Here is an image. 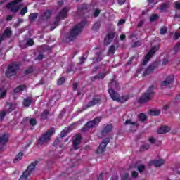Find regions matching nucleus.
Instances as JSON below:
<instances>
[{"label": "nucleus", "instance_id": "obj_51", "mask_svg": "<svg viewBox=\"0 0 180 180\" xmlns=\"http://www.w3.org/2000/svg\"><path fill=\"white\" fill-rule=\"evenodd\" d=\"M96 61L99 62V61H102V58H101V56H102V52H97L96 53Z\"/></svg>", "mask_w": 180, "mask_h": 180}, {"label": "nucleus", "instance_id": "obj_28", "mask_svg": "<svg viewBox=\"0 0 180 180\" xmlns=\"http://www.w3.org/2000/svg\"><path fill=\"white\" fill-rule=\"evenodd\" d=\"M130 98V96L129 95H124V96H119V101L117 102H120L121 103H124L125 102H127V101H129V99Z\"/></svg>", "mask_w": 180, "mask_h": 180}, {"label": "nucleus", "instance_id": "obj_31", "mask_svg": "<svg viewBox=\"0 0 180 180\" xmlns=\"http://www.w3.org/2000/svg\"><path fill=\"white\" fill-rule=\"evenodd\" d=\"M49 113L50 112H49L47 110H44L41 115V120H47V119H49Z\"/></svg>", "mask_w": 180, "mask_h": 180}, {"label": "nucleus", "instance_id": "obj_14", "mask_svg": "<svg viewBox=\"0 0 180 180\" xmlns=\"http://www.w3.org/2000/svg\"><path fill=\"white\" fill-rule=\"evenodd\" d=\"M113 130V124H107L106 126L101 131V136H106V134L112 132Z\"/></svg>", "mask_w": 180, "mask_h": 180}, {"label": "nucleus", "instance_id": "obj_49", "mask_svg": "<svg viewBox=\"0 0 180 180\" xmlns=\"http://www.w3.org/2000/svg\"><path fill=\"white\" fill-rule=\"evenodd\" d=\"M37 124V121H36V119L31 118L30 120V126H36Z\"/></svg>", "mask_w": 180, "mask_h": 180}, {"label": "nucleus", "instance_id": "obj_19", "mask_svg": "<svg viewBox=\"0 0 180 180\" xmlns=\"http://www.w3.org/2000/svg\"><path fill=\"white\" fill-rule=\"evenodd\" d=\"M56 16L60 19H65L68 16V8L64 7Z\"/></svg>", "mask_w": 180, "mask_h": 180}, {"label": "nucleus", "instance_id": "obj_23", "mask_svg": "<svg viewBox=\"0 0 180 180\" xmlns=\"http://www.w3.org/2000/svg\"><path fill=\"white\" fill-rule=\"evenodd\" d=\"M108 89H119V83L114 79L111 80L108 84Z\"/></svg>", "mask_w": 180, "mask_h": 180}, {"label": "nucleus", "instance_id": "obj_36", "mask_svg": "<svg viewBox=\"0 0 180 180\" xmlns=\"http://www.w3.org/2000/svg\"><path fill=\"white\" fill-rule=\"evenodd\" d=\"M101 28V22H96L93 27H92V30L96 33L98 32V30Z\"/></svg>", "mask_w": 180, "mask_h": 180}, {"label": "nucleus", "instance_id": "obj_44", "mask_svg": "<svg viewBox=\"0 0 180 180\" xmlns=\"http://www.w3.org/2000/svg\"><path fill=\"white\" fill-rule=\"evenodd\" d=\"M64 82H65V78L64 77H62L59 78L57 81V85L61 86L64 84Z\"/></svg>", "mask_w": 180, "mask_h": 180}, {"label": "nucleus", "instance_id": "obj_56", "mask_svg": "<svg viewBox=\"0 0 180 180\" xmlns=\"http://www.w3.org/2000/svg\"><path fill=\"white\" fill-rule=\"evenodd\" d=\"M131 176L132 178H137L139 176V172L136 171L132 172Z\"/></svg>", "mask_w": 180, "mask_h": 180}, {"label": "nucleus", "instance_id": "obj_27", "mask_svg": "<svg viewBox=\"0 0 180 180\" xmlns=\"http://www.w3.org/2000/svg\"><path fill=\"white\" fill-rule=\"evenodd\" d=\"M24 155H25V153H22V152L18 153L15 155V158H14V160H13V162H14L15 164L19 162V161H20V160H22V158H23V156H24Z\"/></svg>", "mask_w": 180, "mask_h": 180}, {"label": "nucleus", "instance_id": "obj_61", "mask_svg": "<svg viewBox=\"0 0 180 180\" xmlns=\"http://www.w3.org/2000/svg\"><path fill=\"white\" fill-rule=\"evenodd\" d=\"M162 64V65H167V64H168V58H163Z\"/></svg>", "mask_w": 180, "mask_h": 180}, {"label": "nucleus", "instance_id": "obj_7", "mask_svg": "<svg viewBox=\"0 0 180 180\" xmlns=\"http://www.w3.org/2000/svg\"><path fill=\"white\" fill-rule=\"evenodd\" d=\"M23 0H14L11 1L10 3L7 4L6 8L7 9H9L11 11V12H13L14 13H16L17 12H19V9H20V6H16L18 4H20Z\"/></svg>", "mask_w": 180, "mask_h": 180}, {"label": "nucleus", "instance_id": "obj_8", "mask_svg": "<svg viewBox=\"0 0 180 180\" xmlns=\"http://www.w3.org/2000/svg\"><path fill=\"white\" fill-rule=\"evenodd\" d=\"M158 46H153L151 48V49L148 52V53L144 56L143 60V65H146L147 63L151 60V57H153V55L155 53H157L158 51Z\"/></svg>", "mask_w": 180, "mask_h": 180}, {"label": "nucleus", "instance_id": "obj_11", "mask_svg": "<svg viewBox=\"0 0 180 180\" xmlns=\"http://www.w3.org/2000/svg\"><path fill=\"white\" fill-rule=\"evenodd\" d=\"M175 77L173 75H169L166 77L164 81L161 82V86H168V85H172L174 84V79Z\"/></svg>", "mask_w": 180, "mask_h": 180}, {"label": "nucleus", "instance_id": "obj_43", "mask_svg": "<svg viewBox=\"0 0 180 180\" xmlns=\"http://www.w3.org/2000/svg\"><path fill=\"white\" fill-rule=\"evenodd\" d=\"M6 90L2 91V88H0V99H4V98H6Z\"/></svg>", "mask_w": 180, "mask_h": 180}, {"label": "nucleus", "instance_id": "obj_38", "mask_svg": "<svg viewBox=\"0 0 180 180\" xmlns=\"http://www.w3.org/2000/svg\"><path fill=\"white\" fill-rule=\"evenodd\" d=\"M8 115V112H6V110H2L0 112V122H3L4 119H5V116Z\"/></svg>", "mask_w": 180, "mask_h": 180}, {"label": "nucleus", "instance_id": "obj_47", "mask_svg": "<svg viewBox=\"0 0 180 180\" xmlns=\"http://www.w3.org/2000/svg\"><path fill=\"white\" fill-rule=\"evenodd\" d=\"M137 169H138L139 172H140V174H141V172H143L144 169H146V166L144 165H139L137 167Z\"/></svg>", "mask_w": 180, "mask_h": 180}, {"label": "nucleus", "instance_id": "obj_3", "mask_svg": "<svg viewBox=\"0 0 180 180\" xmlns=\"http://www.w3.org/2000/svg\"><path fill=\"white\" fill-rule=\"evenodd\" d=\"M154 96V86H150L146 91L140 97L138 100V103H147L148 101H151L153 97Z\"/></svg>", "mask_w": 180, "mask_h": 180}, {"label": "nucleus", "instance_id": "obj_10", "mask_svg": "<svg viewBox=\"0 0 180 180\" xmlns=\"http://www.w3.org/2000/svg\"><path fill=\"white\" fill-rule=\"evenodd\" d=\"M155 68H157V63H152L149 65L148 67L143 72L142 74L143 77H147V75H150V74H153Z\"/></svg>", "mask_w": 180, "mask_h": 180}, {"label": "nucleus", "instance_id": "obj_4", "mask_svg": "<svg viewBox=\"0 0 180 180\" xmlns=\"http://www.w3.org/2000/svg\"><path fill=\"white\" fill-rule=\"evenodd\" d=\"M39 164V160H35L32 162L27 168L25 171L23 172L22 174L20 176L18 180H27V178L32 175V172L34 171L36 166Z\"/></svg>", "mask_w": 180, "mask_h": 180}, {"label": "nucleus", "instance_id": "obj_33", "mask_svg": "<svg viewBox=\"0 0 180 180\" xmlns=\"http://www.w3.org/2000/svg\"><path fill=\"white\" fill-rule=\"evenodd\" d=\"M37 16H39V14L37 13L30 14L29 19L30 22H36V19H37Z\"/></svg>", "mask_w": 180, "mask_h": 180}, {"label": "nucleus", "instance_id": "obj_58", "mask_svg": "<svg viewBox=\"0 0 180 180\" xmlns=\"http://www.w3.org/2000/svg\"><path fill=\"white\" fill-rule=\"evenodd\" d=\"M129 173H124L122 176V179L124 180H129Z\"/></svg>", "mask_w": 180, "mask_h": 180}, {"label": "nucleus", "instance_id": "obj_52", "mask_svg": "<svg viewBox=\"0 0 180 180\" xmlns=\"http://www.w3.org/2000/svg\"><path fill=\"white\" fill-rule=\"evenodd\" d=\"M86 9H88L86 4H82L80 7L78 8V11H86Z\"/></svg>", "mask_w": 180, "mask_h": 180}, {"label": "nucleus", "instance_id": "obj_41", "mask_svg": "<svg viewBox=\"0 0 180 180\" xmlns=\"http://www.w3.org/2000/svg\"><path fill=\"white\" fill-rule=\"evenodd\" d=\"M33 71H34L33 67L30 66L26 70H25L24 74L25 75H28V74H32Z\"/></svg>", "mask_w": 180, "mask_h": 180}, {"label": "nucleus", "instance_id": "obj_32", "mask_svg": "<svg viewBox=\"0 0 180 180\" xmlns=\"http://www.w3.org/2000/svg\"><path fill=\"white\" fill-rule=\"evenodd\" d=\"M126 126L131 125V126H135L136 127H139V124L137 123V122H132L131 120H127L125 121Z\"/></svg>", "mask_w": 180, "mask_h": 180}, {"label": "nucleus", "instance_id": "obj_60", "mask_svg": "<svg viewBox=\"0 0 180 180\" xmlns=\"http://www.w3.org/2000/svg\"><path fill=\"white\" fill-rule=\"evenodd\" d=\"M99 13H101V11L96 9L94 11V17L95 18H98V16H99Z\"/></svg>", "mask_w": 180, "mask_h": 180}, {"label": "nucleus", "instance_id": "obj_40", "mask_svg": "<svg viewBox=\"0 0 180 180\" xmlns=\"http://www.w3.org/2000/svg\"><path fill=\"white\" fill-rule=\"evenodd\" d=\"M30 46H34V41L33 39H30L25 44V47H30Z\"/></svg>", "mask_w": 180, "mask_h": 180}, {"label": "nucleus", "instance_id": "obj_6", "mask_svg": "<svg viewBox=\"0 0 180 180\" xmlns=\"http://www.w3.org/2000/svg\"><path fill=\"white\" fill-rule=\"evenodd\" d=\"M19 70V65L16 63H11L8 65L7 70L6 71V77L7 78H11V77H15L18 74V70Z\"/></svg>", "mask_w": 180, "mask_h": 180}, {"label": "nucleus", "instance_id": "obj_25", "mask_svg": "<svg viewBox=\"0 0 180 180\" xmlns=\"http://www.w3.org/2000/svg\"><path fill=\"white\" fill-rule=\"evenodd\" d=\"M11 34L12 30H11V29L6 28L3 34L1 35V37L5 40L6 37H11Z\"/></svg>", "mask_w": 180, "mask_h": 180}, {"label": "nucleus", "instance_id": "obj_26", "mask_svg": "<svg viewBox=\"0 0 180 180\" xmlns=\"http://www.w3.org/2000/svg\"><path fill=\"white\" fill-rule=\"evenodd\" d=\"M32 103H33V98L30 97L24 99L23 106H25V108H29V106H30V105H32Z\"/></svg>", "mask_w": 180, "mask_h": 180}, {"label": "nucleus", "instance_id": "obj_62", "mask_svg": "<svg viewBox=\"0 0 180 180\" xmlns=\"http://www.w3.org/2000/svg\"><path fill=\"white\" fill-rule=\"evenodd\" d=\"M143 25H144V20H141L139 21V22L138 23V27H142Z\"/></svg>", "mask_w": 180, "mask_h": 180}, {"label": "nucleus", "instance_id": "obj_45", "mask_svg": "<svg viewBox=\"0 0 180 180\" xmlns=\"http://www.w3.org/2000/svg\"><path fill=\"white\" fill-rule=\"evenodd\" d=\"M167 32H168V29L167 28V27H162V28H160V33L162 36H164V34H167Z\"/></svg>", "mask_w": 180, "mask_h": 180}, {"label": "nucleus", "instance_id": "obj_34", "mask_svg": "<svg viewBox=\"0 0 180 180\" xmlns=\"http://www.w3.org/2000/svg\"><path fill=\"white\" fill-rule=\"evenodd\" d=\"M60 18H58L57 15L55 18V21L53 22V26L51 27V30L53 31L58 26V23H60Z\"/></svg>", "mask_w": 180, "mask_h": 180}, {"label": "nucleus", "instance_id": "obj_57", "mask_svg": "<svg viewBox=\"0 0 180 180\" xmlns=\"http://www.w3.org/2000/svg\"><path fill=\"white\" fill-rule=\"evenodd\" d=\"M140 46H141V41H136L134 44V47H139Z\"/></svg>", "mask_w": 180, "mask_h": 180}, {"label": "nucleus", "instance_id": "obj_29", "mask_svg": "<svg viewBox=\"0 0 180 180\" xmlns=\"http://www.w3.org/2000/svg\"><path fill=\"white\" fill-rule=\"evenodd\" d=\"M119 45H111L108 49V54H115V52L117 50Z\"/></svg>", "mask_w": 180, "mask_h": 180}, {"label": "nucleus", "instance_id": "obj_46", "mask_svg": "<svg viewBox=\"0 0 180 180\" xmlns=\"http://www.w3.org/2000/svg\"><path fill=\"white\" fill-rule=\"evenodd\" d=\"M26 13H27V7L25 6L20 11V15H21V16H25Z\"/></svg>", "mask_w": 180, "mask_h": 180}, {"label": "nucleus", "instance_id": "obj_12", "mask_svg": "<svg viewBox=\"0 0 180 180\" xmlns=\"http://www.w3.org/2000/svg\"><path fill=\"white\" fill-rule=\"evenodd\" d=\"M101 102H102V99L101 98V97H99L98 96H94L92 100L87 103L86 108H92L93 106L101 103Z\"/></svg>", "mask_w": 180, "mask_h": 180}, {"label": "nucleus", "instance_id": "obj_30", "mask_svg": "<svg viewBox=\"0 0 180 180\" xmlns=\"http://www.w3.org/2000/svg\"><path fill=\"white\" fill-rule=\"evenodd\" d=\"M25 88H26V85H19L18 87L14 89V94H19V92H22L25 91Z\"/></svg>", "mask_w": 180, "mask_h": 180}, {"label": "nucleus", "instance_id": "obj_37", "mask_svg": "<svg viewBox=\"0 0 180 180\" xmlns=\"http://www.w3.org/2000/svg\"><path fill=\"white\" fill-rule=\"evenodd\" d=\"M160 113H161V111L160 110H149V115H150V116H160Z\"/></svg>", "mask_w": 180, "mask_h": 180}, {"label": "nucleus", "instance_id": "obj_59", "mask_svg": "<svg viewBox=\"0 0 180 180\" xmlns=\"http://www.w3.org/2000/svg\"><path fill=\"white\" fill-rule=\"evenodd\" d=\"M44 58V55L40 53L39 55L37 56L36 58V60H43Z\"/></svg>", "mask_w": 180, "mask_h": 180}, {"label": "nucleus", "instance_id": "obj_24", "mask_svg": "<svg viewBox=\"0 0 180 180\" xmlns=\"http://www.w3.org/2000/svg\"><path fill=\"white\" fill-rule=\"evenodd\" d=\"M171 130L168 126H163L158 129V134H165V133H168Z\"/></svg>", "mask_w": 180, "mask_h": 180}, {"label": "nucleus", "instance_id": "obj_53", "mask_svg": "<svg viewBox=\"0 0 180 180\" xmlns=\"http://www.w3.org/2000/svg\"><path fill=\"white\" fill-rule=\"evenodd\" d=\"M124 23H126V20L124 19H121L119 20V22H117V26H122V25H124Z\"/></svg>", "mask_w": 180, "mask_h": 180}, {"label": "nucleus", "instance_id": "obj_17", "mask_svg": "<svg viewBox=\"0 0 180 180\" xmlns=\"http://www.w3.org/2000/svg\"><path fill=\"white\" fill-rule=\"evenodd\" d=\"M115 39V32H110L108 33L105 39H104V44L105 46H109V44L111 41H113V39Z\"/></svg>", "mask_w": 180, "mask_h": 180}, {"label": "nucleus", "instance_id": "obj_50", "mask_svg": "<svg viewBox=\"0 0 180 180\" xmlns=\"http://www.w3.org/2000/svg\"><path fill=\"white\" fill-rule=\"evenodd\" d=\"M87 56L86 54H84L83 56L81 57L80 58V62L79 63V64H84V63H85V60H86L87 58Z\"/></svg>", "mask_w": 180, "mask_h": 180}, {"label": "nucleus", "instance_id": "obj_22", "mask_svg": "<svg viewBox=\"0 0 180 180\" xmlns=\"http://www.w3.org/2000/svg\"><path fill=\"white\" fill-rule=\"evenodd\" d=\"M106 77V74L105 72H100L95 76H93L90 78L91 82H95L96 79H103Z\"/></svg>", "mask_w": 180, "mask_h": 180}, {"label": "nucleus", "instance_id": "obj_9", "mask_svg": "<svg viewBox=\"0 0 180 180\" xmlns=\"http://www.w3.org/2000/svg\"><path fill=\"white\" fill-rule=\"evenodd\" d=\"M110 143V139L106 138L103 142H101L96 150L97 154H102V153H105V150H106V146Z\"/></svg>", "mask_w": 180, "mask_h": 180}, {"label": "nucleus", "instance_id": "obj_48", "mask_svg": "<svg viewBox=\"0 0 180 180\" xmlns=\"http://www.w3.org/2000/svg\"><path fill=\"white\" fill-rule=\"evenodd\" d=\"M167 8H168V4L167 3H163L162 5L160 6V11H167Z\"/></svg>", "mask_w": 180, "mask_h": 180}, {"label": "nucleus", "instance_id": "obj_1", "mask_svg": "<svg viewBox=\"0 0 180 180\" xmlns=\"http://www.w3.org/2000/svg\"><path fill=\"white\" fill-rule=\"evenodd\" d=\"M85 25H86V21L83 20L73 26V27L70 30V35L68 37L70 41H72V40L77 39L79 34L82 32V29H84Z\"/></svg>", "mask_w": 180, "mask_h": 180}, {"label": "nucleus", "instance_id": "obj_21", "mask_svg": "<svg viewBox=\"0 0 180 180\" xmlns=\"http://www.w3.org/2000/svg\"><path fill=\"white\" fill-rule=\"evenodd\" d=\"M6 106H8V108L6 110V112L9 115V113H12L13 110H16L17 105L16 103H12L10 102L6 103Z\"/></svg>", "mask_w": 180, "mask_h": 180}, {"label": "nucleus", "instance_id": "obj_39", "mask_svg": "<svg viewBox=\"0 0 180 180\" xmlns=\"http://www.w3.org/2000/svg\"><path fill=\"white\" fill-rule=\"evenodd\" d=\"M148 148H150V145L148 143L142 145L140 147V151L143 152V151H147V150H148Z\"/></svg>", "mask_w": 180, "mask_h": 180}, {"label": "nucleus", "instance_id": "obj_54", "mask_svg": "<svg viewBox=\"0 0 180 180\" xmlns=\"http://www.w3.org/2000/svg\"><path fill=\"white\" fill-rule=\"evenodd\" d=\"M148 141L150 144H155V141H157V140L154 137H150L149 138Z\"/></svg>", "mask_w": 180, "mask_h": 180}, {"label": "nucleus", "instance_id": "obj_20", "mask_svg": "<svg viewBox=\"0 0 180 180\" xmlns=\"http://www.w3.org/2000/svg\"><path fill=\"white\" fill-rule=\"evenodd\" d=\"M53 15V11L51 10H46L41 16L40 20H49L50 18H51V15Z\"/></svg>", "mask_w": 180, "mask_h": 180}, {"label": "nucleus", "instance_id": "obj_15", "mask_svg": "<svg viewBox=\"0 0 180 180\" xmlns=\"http://www.w3.org/2000/svg\"><path fill=\"white\" fill-rule=\"evenodd\" d=\"M108 94H109L111 99H112V101H114L115 102H117L120 101L119 96H120V94H119V93L116 92L115 91V89H108Z\"/></svg>", "mask_w": 180, "mask_h": 180}, {"label": "nucleus", "instance_id": "obj_64", "mask_svg": "<svg viewBox=\"0 0 180 180\" xmlns=\"http://www.w3.org/2000/svg\"><path fill=\"white\" fill-rule=\"evenodd\" d=\"M175 8L178 9V11H180V3L176 1L175 3Z\"/></svg>", "mask_w": 180, "mask_h": 180}, {"label": "nucleus", "instance_id": "obj_13", "mask_svg": "<svg viewBox=\"0 0 180 180\" xmlns=\"http://www.w3.org/2000/svg\"><path fill=\"white\" fill-rule=\"evenodd\" d=\"M9 140V135L8 134H3L0 136V151H4V146L8 143Z\"/></svg>", "mask_w": 180, "mask_h": 180}, {"label": "nucleus", "instance_id": "obj_2", "mask_svg": "<svg viewBox=\"0 0 180 180\" xmlns=\"http://www.w3.org/2000/svg\"><path fill=\"white\" fill-rule=\"evenodd\" d=\"M56 133V129L54 127H51L50 129H49L46 133L41 134L39 138L38 139V142L37 143V146H44L46 143H49L50 140H51V137L53 136V134Z\"/></svg>", "mask_w": 180, "mask_h": 180}, {"label": "nucleus", "instance_id": "obj_5", "mask_svg": "<svg viewBox=\"0 0 180 180\" xmlns=\"http://www.w3.org/2000/svg\"><path fill=\"white\" fill-rule=\"evenodd\" d=\"M102 120V117H97L94 118L93 120H90L86 122V124H84V126L82 128V131L85 132L88 131L90 129H94L96 124L101 123V121Z\"/></svg>", "mask_w": 180, "mask_h": 180}, {"label": "nucleus", "instance_id": "obj_42", "mask_svg": "<svg viewBox=\"0 0 180 180\" xmlns=\"http://www.w3.org/2000/svg\"><path fill=\"white\" fill-rule=\"evenodd\" d=\"M157 19H160V16L158 14H152L150 18V22H155Z\"/></svg>", "mask_w": 180, "mask_h": 180}, {"label": "nucleus", "instance_id": "obj_16", "mask_svg": "<svg viewBox=\"0 0 180 180\" xmlns=\"http://www.w3.org/2000/svg\"><path fill=\"white\" fill-rule=\"evenodd\" d=\"M82 140V136L79 134H77L75 139L72 141L73 148L75 150H78L79 148V146L81 144V141Z\"/></svg>", "mask_w": 180, "mask_h": 180}, {"label": "nucleus", "instance_id": "obj_55", "mask_svg": "<svg viewBox=\"0 0 180 180\" xmlns=\"http://www.w3.org/2000/svg\"><path fill=\"white\" fill-rule=\"evenodd\" d=\"M68 134V132L67 131H62L60 133V137L63 139V137H65Z\"/></svg>", "mask_w": 180, "mask_h": 180}, {"label": "nucleus", "instance_id": "obj_18", "mask_svg": "<svg viewBox=\"0 0 180 180\" xmlns=\"http://www.w3.org/2000/svg\"><path fill=\"white\" fill-rule=\"evenodd\" d=\"M165 162L164 160L160 159V160H151L149 162V166L151 167V165H154L156 168H158L160 167H162V165H164Z\"/></svg>", "mask_w": 180, "mask_h": 180}, {"label": "nucleus", "instance_id": "obj_35", "mask_svg": "<svg viewBox=\"0 0 180 180\" xmlns=\"http://www.w3.org/2000/svg\"><path fill=\"white\" fill-rule=\"evenodd\" d=\"M138 117L142 123H144L145 121L147 120V115L143 112L140 113L138 115Z\"/></svg>", "mask_w": 180, "mask_h": 180}, {"label": "nucleus", "instance_id": "obj_63", "mask_svg": "<svg viewBox=\"0 0 180 180\" xmlns=\"http://www.w3.org/2000/svg\"><path fill=\"white\" fill-rule=\"evenodd\" d=\"M179 37H180V33L179 32H176L174 34V39L178 40V39H179Z\"/></svg>", "mask_w": 180, "mask_h": 180}]
</instances>
